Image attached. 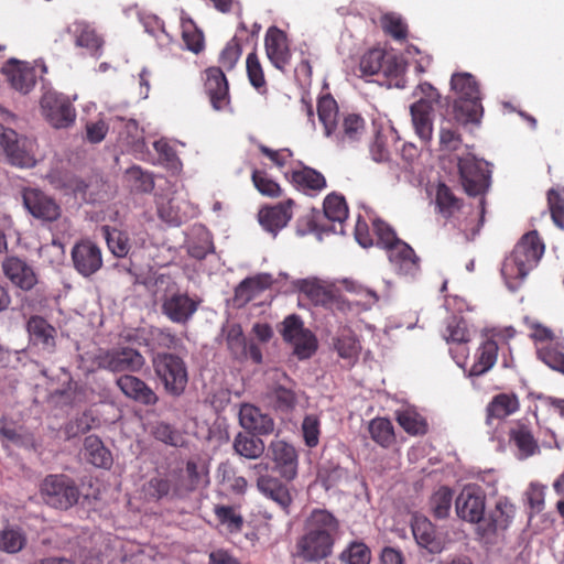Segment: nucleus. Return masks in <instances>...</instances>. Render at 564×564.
Listing matches in <instances>:
<instances>
[{"label": "nucleus", "instance_id": "obj_1", "mask_svg": "<svg viewBox=\"0 0 564 564\" xmlns=\"http://www.w3.org/2000/svg\"><path fill=\"white\" fill-rule=\"evenodd\" d=\"M339 531L337 519L328 511L316 509L305 520L304 532L295 544V556L305 562L328 557Z\"/></svg>", "mask_w": 564, "mask_h": 564}, {"label": "nucleus", "instance_id": "obj_2", "mask_svg": "<svg viewBox=\"0 0 564 564\" xmlns=\"http://www.w3.org/2000/svg\"><path fill=\"white\" fill-rule=\"evenodd\" d=\"M317 116L327 138L356 140L366 131L365 118L355 112H339L337 101L330 94L317 100Z\"/></svg>", "mask_w": 564, "mask_h": 564}, {"label": "nucleus", "instance_id": "obj_3", "mask_svg": "<svg viewBox=\"0 0 564 564\" xmlns=\"http://www.w3.org/2000/svg\"><path fill=\"white\" fill-rule=\"evenodd\" d=\"M544 253V243L536 231L525 234L506 258L501 273L507 286L516 291L528 273L538 264Z\"/></svg>", "mask_w": 564, "mask_h": 564}, {"label": "nucleus", "instance_id": "obj_4", "mask_svg": "<svg viewBox=\"0 0 564 564\" xmlns=\"http://www.w3.org/2000/svg\"><path fill=\"white\" fill-rule=\"evenodd\" d=\"M373 231L378 242L387 250L393 270L401 275L413 276L419 272V258L413 249L395 237L392 228L380 219H373Z\"/></svg>", "mask_w": 564, "mask_h": 564}, {"label": "nucleus", "instance_id": "obj_5", "mask_svg": "<svg viewBox=\"0 0 564 564\" xmlns=\"http://www.w3.org/2000/svg\"><path fill=\"white\" fill-rule=\"evenodd\" d=\"M451 87L456 98L453 104L458 120L480 122L482 106L479 85L469 73H455L451 78Z\"/></svg>", "mask_w": 564, "mask_h": 564}, {"label": "nucleus", "instance_id": "obj_6", "mask_svg": "<svg viewBox=\"0 0 564 564\" xmlns=\"http://www.w3.org/2000/svg\"><path fill=\"white\" fill-rule=\"evenodd\" d=\"M293 286L316 306L343 313L352 310L351 303L345 300L329 281L318 278L299 279L293 282Z\"/></svg>", "mask_w": 564, "mask_h": 564}, {"label": "nucleus", "instance_id": "obj_7", "mask_svg": "<svg viewBox=\"0 0 564 564\" xmlns=\"http://www.w3.org/2000/svg\"><path fill=\"white\" fill-rule=\"evenodd\" d=\"M43 501L61 510H67L77 503L79 489L75 482L65 475H48L40 487Z\"/></svg>", "mask_w": 564, "mask_h": 564}, {"label": "nucleus", "instance_id": "obj_8", "mask_svg": "<svg viewBox=\"0 0 564 564\" xmlns=\"http://www.w3.org/2000/svg\"><path fill=\"white\" fill-rule=\"evenodd\" d=\"M462 185L470 196L482 195L490 186V164L468 153L456 156Z\"/></svg>", "mask_w": 564, "mask_h": 564}, {"label": "nucleus", "instance_id": "obj_9", "mask_svg": "<svg viewBox=\"0 0 564 564\" xmlns=\"http://www.w3.org/2000/svg\"><path fill=\"white\" fill-rule=\"evenodd\" d=\"M153 367L169 393L173 395L183 393L188 377L186 366L180 357L172 354H159L153 359Z\"/></svg>", "mask_w": 564, "mask_h": 564}, {"label": "nucleus", "instance_id": "obj_10", "mask_svg": "<svg viewBox=\"0 0 564 564\" xmlns=\"http://www.w3.org/2000/svg\"><path fill=\"white\" fill-rule=\"evenodd\" d=\"M516 516V507L507 498H499L492 509L477 528V533L486 542H491L492 538L505 532L512 523Z\"/></svg>", "mask_w": 564, "mask_h": 564}, {"label": "nucleus", "instance_id": "obj_11", "mask_svg": "<svg viewBox=\"0 0 564 564\" xmlns=\"http://www.w3.org/2000/svg\"><path fill=\"white\" fill-rule=\"evenodd\" d=\"M282 336L293 346L294 354L300 359L310 358L317 348L315 336L296 315H290L283 321Z\"/></svg>", "mask_w": 564, "mask_h": 564}, {"label": "nucleus", "instance_id": "obj_12", "mask_svg": "<svg viewBox=\"0 0 564 564\" xmlns=\"http://www.w3.org/2000/svg\"><path fill=\"white\" fill-rule=\"evenodd\" d=\"M457 516L467 522L480 524L486 510V495L474 484L463 487L455 500Z\"/></svg>", "mask_w": 564, "mask_h": 564}, {"label": "nucleus", "instance_id": "obj_13", "mask_svg": "<svg viewBox=\"0 0 564 564\" xmlns=\"http://www.w3.org/2000/svg\"><path fill=\"white\" fill-rule=\"evenodd\" d=\"M204 91L213 109L226 110L230 106L229 83L221 67L210 66L203 73Z\"/></svg>", "mask_w": 564, "mask_h": 564}, {"label": "nucleus", "instance_id": "obj_14", "mask_svg": "<svg viewBox=\"0 0 564 564\" xmlns=\"http://www.w3.org/2000/svg\"><path fill=\"white\" fill-rule=\"evenodd\" d=\"M268 455L274 464V470L281 478L288 481L296 478L299 454L292 444L283 440H274L268 447Z\"/></svg>", "mask_w": 564, "mask_h": 564}, {"label": "nucleus", "instance_id": "obj_15", "mask_svg": "<svg viewBox=\"0 0 564 564\" xmlns=\"http://www.w3.org/2000/svg\"><path fill=\"white\" fill-rule=\"evenodd\" d=\"M144 364V357L129 347L106 351L98 357L99 367L111 372H138Z\"/></svg>", "mask_w": 564, "mask_h": 564}, {"label": "nucleus", "instance_id": "obj_16", "mask_svg": "<svg viewBox=\"0 0 564 564\" xmlns=\"http://www.w3.org/2000/svg\"><path fill=\"white\" fill-rule=\"evenodd\" d=\"M264 51L272 66L285 73L292 58L286 33L278 26H270L264 36Z\"/></svg>", "mask_w": 564, "mask_h": 564}, {"label": "nucleus", "instance_id": "obj_17", "mask_svg": "<svg viewBox=\"0 0 564 564\" xmlns=\"http://www.w3.org/2000/svg\"><path fill=\"white\" fill-rule=\"evenodd\" d=\"M199 301L180 291H170L162 300V313L173 323L186 324L195 314Z\"/></svg>", "mask_w": 564, "mask_h": 564}, {"label": "nucleus", "instance_id": "obj_18", "mask_svg": "<svg viewBox=\"0 0 564 564\" xmlns=\"http://www.w3.org/2000/svg\"><path fill=\"white\" fill-rule=\"evenodd\" d=\"M223 335L231 356L235 359L243 360L250 358L256 364L262 362V352L254 344H247L242 328L239 324H227L223 327Z\"/></svg>", "mask_w": 564, "mask_h": 564}, {"label": "nucleus", "instance_id": "obj_19", "mask_svg": "<svg viewBox=\"0 0 564 564\" xmlns=\"http://www.w3.org/2000/svg\"><path fill=\"white\" fill-rule=\"evenodd\" d=\"M22 200L25 209L37 219L53 221L61 215V208L56 202L39 189L24 188Z\"/></svg>", "mask_w": 564, "mask_h": 564}, {"label": "nucleus", "instance_id": "obj_20", "mask_svg": "<svg viewBox=\"0 0 564 564\" xmlns=\"http://www.w3.org/2000/svg\"><path fill=\"white\" fill-rule=\"evenodd\" d=\"M72 260L76 271L85 278L95 274L102 267L101 250L89 240H83L73 247Z\"/></svg>", "mask_w": 564, "mask_h": 564}, {"label": "nucleus", "instance_id": "obj_21", "mask_svg": "<svg viewBox=\"0 0 564 564\" xmlns=\"http://www.w3.org/2000/svg\"><path fill=\"white\" fill-rule=\"evenodd\" d=\"M41 106L45 119L54 128H66L76 118L75 108L64 97L47 94L42 98Z\"/></svg>", "mask_w": 564, "mask_h": 564}, {"label": "nucleus", "instance_id": "obj_22", "mask_svg": "<svg viewBox=\"0 0 564 564\" xmlns=\"http://www.w3.org/2000/svg\"><path fill=\"white\" fill-rule=\"evenodd\" d=\"M11 87L28 94L36 83L35 69L26 62L10 58L1 69Z\"/></svg>", "mask_w": 564, "mask_h": 564}, {"label": "nucleus", "instance_id": "obj_23", "mask_svg": "<svg viewBox=\"0 0 564 564\" xmlns=\"http://www.w3.org/2000/svg\"><path fill=\"white\" fill-rule=\"evenodd\" d=\"M293 205L294 202L292 199H288L283 203L261 208L258 213V219L261 227L275 237L292 218Z\"/></svg>", "mask_w": 564, "mask_h": 564}, {"label": "nucleus", "instance_id": "obj_24", "mask_svg": "<svg viewBox=\"0 0 564 564\" xmlns=\"http://www.w3.org/2000/svg\"><path fill=\"white\" fill-rule=\"evenodd\" d=\"M2 271L12 284L21 290L29 291L37 283L33 268L18 257H7L2 262Z\"/></svg>", "mask_w": 564, "mask_h": 564}, {"label": "nucleus", "instance_id": "obj_25", "mask_svg": "<svg viewBox=\"0 0 564 564\" xmlns=\"http://www.w3.org/2000/svg\"><path fill=\"white\" fill-rule=\"evenodd\" d=\"M238 415L240 426L248 432L268 435L274 431L272 417L252 404H242Z\"/></svg>", "mask_w": 564, "mask_h": 564}, {"label": "nucleus", "instance_id": "obj_26", "mask_svg": "<svg viewBox=\"0 0 564 564\" xmlns=\"http://www.w3.org/2000/svg\"><path fill=\"white\" fill-rule=\"evenodd\" d=\"M412 532L417 544L431 553H440L444 549V540L436 533L434 525L426 517H413Z\"/></svg>", "mask_w": 564, "mask_h": 564}, {"label": "nucleus", "instance_id": "obj_27", "mask_svg": "<svg viewBox=\"0 0 564 564\" xmlns=\"http://www.w3.org/2000/svg\"><path fill=\"white\" fill-rule=\"evenodd\" d=\"M120 391L128 398L145 405L156 403L158 397L154 391L141 379L123 375L116 380Z\"/></svg>", "mask_w": 564, "mask_h": 564}, {"label": "nucleus", "instance_id": "obj_28", "mask_svg": "<svg viewBox=\"0 0 564 564\" xmlns=\"http://www.w3.org/2000/svg\"><path fill=\"white\" fill-rule=\"evenodd\" d=\"M272 283L270 274H259L245 279L235 290L234 302L242 306L251 301L259 292L265 290Z\"/></svg>", "mask_w": 564, "mask_h": 564}, {"label": "nucleus", "instance_id": "obj_29", "mask_svg": "<svg viewBox=\"0 0 564 564\" xmlns=\"http://www.w3.org/2000/svg\"><path fill=\"white\" fill-rule=\"evenodd\" d=\"M28 332L34 345L46 350H52L55 346L56 330L44 318L40 316L31 317L28 322Z\"/></svg>", "mask_w": 564, "mask_h": 564}, {"label": "nucleus", "instance_id": "obj_30", "mask_svg": "<svg viewBox=\"0 0 564 564\" xmlns=\"http://www.w3.org/2000/svg\"><path fill=\"white\" fill-rule=\"evenodd\" d=\"M295 187L303 192L322 191L326 186L325 177L311 167L293 170L291 174L285 173Z\"/></svg>", "mask_w": 564, "mask_h": 564}, {"label": "nucleus", "instance_id": "obj_31", "mask_svg": "<svg viewBox=\"0 0 564 564\" xmlns=\"http://www.w3.org/2000/svg\"><path fill=\"white\" fill-rule=\"evenodd\" d=\"M433 110L423 101H415L410 107L412 123L416 135L422 141H430L433 133L432 115Z\"/></svg>", "mask_w": 564, "mask_h": 564}, {"label": "nucleus", "instance_id": "obj_32", "mask_svg": "<svg viewBox=\"0 0 564 564\" xmlns=\"http://www.w3.org/2000/svg\"><path fill=\"white\" fill-rule=\"evenodd\" d=\"M498 345L487 339L477 349L475 361L469 370L470 376H480L490 370L497 361Z\"/></svg>", "mask_w": 564, "mask_h": 564}, {"label": "nucleus", "instance_id": "obj_33", "mask_svg": "<svg viewBox=\"0 0 564 564\" xmlns=\"http://www.w3.org/2000/svg\"><path fill=\"white\" fill-rule=\"evenodd\" d=\"M519 408V402L516 395L498 394L496 395L487 408V422L492 424V420L501 421L508 415L514 413Z\"/></svg>", "mask_w": 564, "mask_h": 564}, {"label": "nucleus", "instance_id": "obj_34", "mask_svg": "<svg viewBox=\"0 0 564 564\" xmlns=\"http://www.w3.org/2000/svg\"><path fill=\"white\" fill-rule=\"evenodd\" d=\"M84 454L87 460L96 467L108 468L112 464L110 452L95 435H89L85 438Z\"/></svg>", "mask_w": 564, "mask_h": 564}, {"label": "nucleus", "instance_id": "obj_35", "mask_svg": "<svg viewBox=\"0 0 564 564\" xmlns=\"http://www.w3.org/2000/svg\"><path fill=\"white\" fill-rule=\"evenodd\" d=\"M238 32H247V26L243 22L239 24L237 34L226 44L219 54L218 62L223 70H232L241 57L242 46Z\"/></svg>", "mask_w": 564, "mask_h": 564}, {"label": "nucleus", "instance_id": "obj_36", "mask_svg": "<svg viewBox=\"0 0 564 564\" xmlns=\"http://www.w3.org/2000/svg\"><path fill=\"white\" fill-rule=\"evenodd\" d=\"M246 73L250 85L260 94H268V82L260 58L253 50L246 58Z\"/></svg>", "mask_w": 564, "mask_h": 564}, {"label": "nucleus", "instance_id": "obj_37", "mask_svg": "<svg viewBox=\"0 0 564 564\" xmlns=\"http://www.w3.org/2000/svg\"><path fill=\"white\" fill-rule=\"evenodd\" d=\"M258 489L284 510L292 501L288 487L282 485L280 480L274 477L272 479H261L258 484Z\"/></svg>", "mask_w": 564, "mask_h": 564}, {"label": "nucleus", "instance_id": "obj_38", "mask_svg": "<svg viewBox=\"0 0 564 564\" xmlns=\"http://www.w3.org/2000/svg\"><path fill=\"white\" fill-rule=\"evenodd\" d=\"M26 544V535L18 525H7L0 530V550L9 554H15Z\"/></svg>", "mask_w": 564, "mask_h": 564}, {"label": "nucleus", "instance_id": "obj_39", "mask_svg": "<svg viewBox=\"0 0 564 564\" xmlns=\"http://www.w3.org/2000/svg\"><path fill=\"white\" fill-rule=\"evenodd\" d=\"M72 32L75 35V43L77 46L85 47L90 51H97L102 45V39L86 21L74 22Z\"/></svg>", "mask_w": 564, "mask_h": 564}, {"label": "nucleus", "instance_id": "obj_40", "mask_svg": "<svg viewBox=\"0 0 564 564\" xmlns=\"http://www.w3.org/2000/svg\"><path fill=\"white\" fill-rule=\"evenodd\" d=\"M232 445L238 455L248 459H257L264 452V444L260 438H254L243 433L236 435Z\"/></svg>", "mask_w": 564, "mask_h": 564}, {"label": "nucleus", "instance_id": "obj_41", "mask_svg": "<svg viewBox=\"0 0 564 564\" xmlns=\"http://www.w3.org/2000/svg\"><path fill=\"white\" fill-rule=\"evenodd\" d=\"M0 148L6 154V159L12 165L20 167H32L36 160L25 149V143H0Z\"/></svg>", "mask_w": 564, "mask_h": 564}, {"label": "nucleus", "instance_id": "obj_42", "mask_svg": "<svg viewBox=\"0 0 564 564\" xmlns=\"http://www.w3.org/2000/svg\"><path fill=\"white\" fill-rule=\"evenodd\" d=\"M397 420L403 430L412 435L424 434L427 429L425 419L413 408L400 410Z\"/></svg>", "mask_w": 564, "mask_h": 564}, {"label": "nucleus", "instance_id": "obj_43", "mask_svg": "<svg viewBox=\"0 0 564 564\" xmlns=\"http://www.w3.org/2000/svg\"><path fill=\"white\" fill-rule=\"evenodd\" d=\"M371 438L382 447H389L394 442L393 425L386 417H376L369 422Z\"/></svg>", "mask_w": 564, "mask_h": 564}, {"label": "nucleus", "instance_id": "obj_44", "mask_svg": "<svg viewBox=\"0 0 564 564\" xmlns=\"http://www.w3.org/2000/svg\"><path fill=\"white\" fill-rule=\"evenodd\" d=\"M182 39L191 52L198 54L204 50V34L191 19H182Z\"/></svg>", "mask_w": 564, "mask_h": 564}, {"label": "nucleus", "instance_id": "obj_45", "mask_svg": "<svg viewBox=\"0 0 564 564\" xmlns=\"http://www.w3.org/2000/svg\"><path fill=\"white\" fill-rule=\"evenodd\" d=\"M324 215L328 220L341 225L348 217L345 198L337 194L327 195L324 199Z\"/></svg>", "mask_w": 564, "mask_h": 564}, {"label": "nucleus", "instance_id": "obj_46", "mask_svg": "<svg viewBox=\"0 0 564 564\" xmlns=\"http://www.w3.org/2000/svg\"><path fill=\"white\" fill-rule=\"evenodd\" d=\"M380 25L386 34L397 41H405L408 37V24L400 14L394 12L384 13L380 18Z\"/></svg>", "mask_w": 564, "mask_h": 564}, {"label": "nucleus", "instance_id": "obj_47", "mask_svg": "<svg viewBox=\"0 0 564 564\" xmlns=\"http://www.w3.org/2000/svg\"><path fill=\"white\" fill-rule=\"evenodd\" d=\"M126 182L133 192L149 193L154 188L152 175L143 172L139 166L127 170Z\"/></svg>", "mask_w": 564, "mask_h": 564}, {"label": "nucleus", "instance_id": "obj_48", "mask_svg": "<svg viewBox=\"0 0 564 564\" xmlns=\"http://www.w3.org/2000/svg\"><path fill=\"white\" fill-rule=\"evenodd\" d=\"M219 481L235 494H243L247 489V480L242 476H237L232 467L227 464H220L217 470Z\"/></svg>", "mask_w": 564, "mask_h": 564}, {"label": "nucleus", "instance_id": "obj_49", "mask_svg": "<svg viewBox=\"0 0 564 564\" xmlns=\"http://www.w3.org/2000/svg\"><path fill=\"white\" fill-rule=\"evenodd\" d=\"M454 113V119L443 117L440 121L438 126V137L440 141H459L460 134H459V127L466 128L468 123L471 124H479V122H471V121H464L458 120L456 118V113Z\"/></svg>", "mask_w": 564, "mask_h": 564}, {"label": "nucleus", "instance_id": "obj_50", "mask_svg": "<svg viewBox=\"0 0 564 564\" xmlns=\"http://www.w3.org/2000/svg\"><path fill=\"white\" fill-rule=\"evenodd\" d=\"M436 206L438 212L448 218L459 209V200L445 184H438L436 189Z\"/></svg>", "mask_w": 564, "mask_h": 564}, {"label": "nucleus", "instance_id": "obj_51", "mask_svg": "<svg viewBox=\"0 0 564 564\" xmlns=\"http://www.w3.org/2000/svg\"><path fill=\"white\" fill-rule=\"evenodd\" d=\"M453 494L447 487L438 488L431 497V510L436 518L443 519L449 514Z\"/></svg>", "mask_w": 564, "mask_h": 564}, {"label": "nucleus", "instance_id": "obj_52", "mask_svg": "<svg viewBox=\"0 0 564 564\" xmlns=\"http://www.w3.org/2000/svg\"><path fill=\"white\" fill-rule=\"evenodd\" d=\"M386 57L387 55L381 48L369 50L360 59V72L366 76L381 73Z\"/></svg>", "mask_w": 564, "mask_h": 564}, {"label": "nucleus", "instance_id": "obj_53", "mask_svg": "<svg viewBox=\"0 0 564 564\" xmlns=\"http://www.w3.org/2000/svg\"><path fill=\"white\" fill-rule=\"evenodd\" d=\"M102 231L108 248L113 256L122 258L128 254L130 246L128 237L124 232L117 229H109L108 227H102Z\"/></svg>", "mask_w": 564, "mask_h": 564}, {"label": "nucleus", "instance_id": "obj_54", "mask_svg": "<svg viewBox=\"0 0 564 564\" xmlns=\"http://www.w3.org/2000/svg\"><path fill=\"white\" fill-rule=\"evenodd\" d=\"M341 561L347 564H369L371 552L362 542H351L340 554Z\"/></svg>", "mask_w": 564, "mask_h": 564}, {"label": "nucleus", "instance_id": "obj_55", "mask_svg": "<svg viewBox=\"0 0 564 564\" xmlns=\"http://www.w3.org/2000/svg\"><path fill=\"white\" fill-rule=\"evenodd\" d=\"M335 347L338 355L349 364H354L357 360L361 348L356 337L350 333L343 334L336 340Z\"/></svg>", "mask_w": 564, "mask_h": 564}, {"label": "nucleus", "instance_id": "obj_56", "mask_svg": "<svg viewBox=\"0 0 564 564\" xmlns=\"http://www.w3.org/2000/svg\"><path fill=\"white\" fill-rule=\"evenodd\" d=\"M511 438L519 449V457L527 458L538 451V445L531 433L524 427L512 430Z\"/></svg>", "mask_w": 564, "mask_h": 564}, {"label": "nucleus", "instance_id": "obj_57", "mask_svg": "<svg viewBox=\"0 0 564 564\" xmlns=\"http://www.w3.org/2000/svg\"><path fill=\"white\" fill-rule=\"evenodd\" d=\"M444 338L449 345L468 343L470 339V332L468 330L465 321L458 319L457 317L451 318L448 321Z\"/></svg>", "mask_w": 564, "mask_h": 564}, {"label": "nucleus", "instance_id": "obj_58", "mask_svg": "<svg viewBox=\"0 0 564 564\" xmlns=\"http://www.w3.org/2000/svg\"><path fill=\"white\" fill-rule=\"evenodd\" d=\"M151 145L156 155L153 159L154 163L164 165L173 171H178L181 169V162L170 143H151Z\"/></svg>", "mask_w": 564, "mask_h": 564}, {"label": "nucleus", "instance_id": "obj_59", "mask_svg": "<svg viewBox=\"0 0 564 564\" xmlns=\"http://www.w3.org/2000/svg\"><path fill=\"white\" fill-rule=\"evenodd\" d=\"M547 203L554 224L561 229H564V187L557 191L550 189Z\"/></svg>", "mask_w": 564, "mask_h": 564}, {"label": "nucleus", "instance_id": "obj_60", "mask_svg": "<svg viewBox=\"0 0 564 564\" xmlns=\"http://www.w3.org/2000/svg\"><path fill=\"white\" fill-rule=\"evenodd\" d=\"M252 182L256 188L265 196L278 197L281 194L280 185L269 177L264 172L254 171L252 173Z\"/></svg>", "mask_w": 564, "mask_h": 564}, {"label": "nucleus", "instance_id": "obj_61", "mask_svg": "<svg viewBox=\"0 0 564 564\" xmlns=\"http://www.w3.org/2000/svg\"><path fill=\"white\" fill-rule=\"evenodd\" d=\"M48 177H50L51 183L55 187L69 189L73 193H75L76 195L77 194L84 195L86 192V188H87L86 183L76 176L66 174L62 177V176L57 175L56 173H51L48 175Z\"/></svg>", "mask_w": 564, "mask_h": 564}, {"label": "nucleus", "instance_id": "obj_62", "mask_svg": "<svg viewBox=\"0 0 564 564\" xmlns=\"http://www.w3.org/2000/svg\"><path fill=\"white\" fill-rule=\"evenodd\" d=\"M271 399L274 402L276 409L282 411L291 410L296 404L295 392L288 387L278 386L271 393Z\"/></svg>", "mask_w": 564, "mask_h": 564}, {"label": "nucleus", "instance_id": "obj_63", "mask_svg": "<svg viewBox=\"0 0 564 564\" xmlns=\"http://www.w3.org/2000/svg\"><path fill=\"white\" fill-rule=\"evenodd\" d=\"M381 73L390 78L394 86L399 88L404 87V67L394 56L386 57Z\"/></svg>", "mask_w": 564, "mask_h": 564}, {"label": "nucleus", "instance_id": "obj_64", "mask_svg": "<svg viewBox=\"0 0 564 564\" xmlns=\"http://www.w3.org/2000/svg\"><path fill=\"white\" fill-rule=\"evenodd\" d=\"M158 213L164 221L173 226L181 225L185 219V215L181 213L180 207L176 206L172 199L166 203L160 202Z\"/></svg>", "mask_w": 564, "mask_h": 564}]
</instances>
